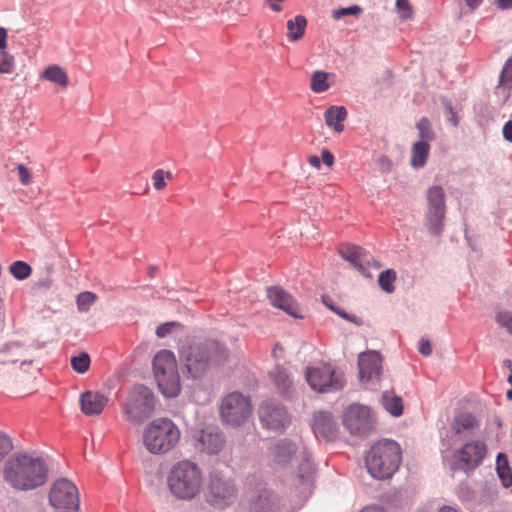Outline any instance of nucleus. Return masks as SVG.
Here are the masks:
<instances>
[{
    "instance_id": "f257e3e1",
    "label": "nucleus",
    "mask_w": 512,
    "mask_h": 512,
    "mask_svg": "<svg viewBox=\"0 0 512 512\" xmlns=\"http://www.w3.org/2000/svg\"><path fill=\"white\" fill-rule=\"evenodd\" d=\"M180 357L192 378H201L209 370L224 365L229 357L227 348L212 338L197 339L183 346Z\"/></svg>"
},
{
    "instance_id": "f03ea898",
    "label": "nucleus",
    "mask_w": 512,
    "mask_h": 512,
    "mask_svg": "<svg viewBox=\"0 0 512 512\" xmlns=\"http://www.w3.org/2000/svg\"><path fill=\"white\" fill-rule=\"evenodd\" d=\"M48 469L44 461L27 454H16L3 469V478L11 487L18 490H32L47 481Z\"/></svg>"
},
{
    "instance_id": "7ed1b4c3",
    "label": "nucleus",
    "mask_w": 512,
    "mask_h": 512,
    "mask_svg": "<svg viewBox=\"0 0 512 512\" xmlns=\"http://www.w3.org/2000/svg\"><path fill=\"white\" fill-rule=\"evenodd\" d=\"M203 480L200 466L189 459H182L169 469L166 485L170 495L176 500L192 501L200 496Z\"/></svg>"
},
{
    "instance_id": "20e7f679",
    "label": "nucleus",
    "mask_w": 512,
    "mask_h": 512,
    "mask_svg": "<svg viewBox=\"0 0 512 512\" xmlns=\"http://www.w3.org/2000/svg\"><path fill=\"white\" fill-rule=\"evenodd\" d=\"M181 439L179 427L167 417L151 421L143 430L142 442L153 455H164L177 447Z\"/></svg>"
},
{
    "instance_id": "39448f33",
    "label": "nucleus",
    "mask_w": 512,
    "mask_h": 512,
    "mask_svg": "<svg viewBox=\"0 0 512 512\" xmlns=\"http://www.w3.org/2000/svg\"><path fill=\"white\" fill-rule=\"evenodd\" d=\"M401 462V450L397 442L382 440L371 447L366 456V467L370 475L379 480L390 478Z\"/></svg>"
},
{
    "instance_id": "423d86ee",
    "label": "nucleus",
    "mask_w": 512,
    "mask_h": 512,
    "mask_svg": "<svg viewBox=\"0 0 512 512\" xmlns=\"http://www.w3.org/2000/svg\"><path fill=\"white\" fill-rule=\"evenodd\" d=\"M247 483L251 489L248 494L249 512H293L290 503L265 483L256 481L255 477L248 478Z\"/></svg>"
},
{
    "instance_id": "0eeeda50",
    "label": "nucleus",
    "mask_w": 512,
    "mask_h": 512,
    "mask_svg": "<svg viewBox=\"0 0 512 512\" xmlns=\"http://www.w3.org/2000/svg\"><path fill=\"white\" fill-rule=\"evenodd\" d=\"M487 454V446L484 441L472 440L466 442L444 458V463L452 472H464L469 474L481 465Z\"/></svg>"
},
{
    "instance_id": "6e6552de",
    "label": "nucleus",
    "mask_w": 512,
    "mask_h": 512,
    "mask_svg": "<svg viewBox=\"0 0 512 512\" xmlns=\"http://www.w3.org/2000/svg\"><path fill=\"white\" fill-rule=\"evenodd\" d=\"M153 371L161 393L175 397L180 392V378L175 356L168 350L159 351L153 359Z\"/></svg>"
},
{
    "instance_id": "1a4fd4ad",
    "label": "nucleus",
    "mask_w": 512,
    "mask_h": 512,
    "mask_svg": "<svg viewBox=\"0 0 512 512\" xmlns=\"http://www.w3.org/2000/svg\"><path fill=\"white\" fill-rule=\"evenodd\" d=\"M269 456L277 466L284 467L293 463L299 464L300 480L304 479V474L311 471L308 454L300 441L296 443L288 439L280 440L269 448Z\"/></svg>"
},
{
    "instance_id": "9d476101",
    "label": "nucleus",
    "mask_w": 512,
    "mask_h": 512,
    "mask_svg": "<svg viewBox=\"0 0 512 512\" xmlns=\"http://www.w3.org/2000/svg\"><path fill=\"white\" fill-rule=\"evenodd\" d=\"M237 488L234 479L227 473L214 469L209 473L205 497L209 504L224 508L236 500Z\"/></svg>"
},
{
    "instance_id": "9b49d317",
    "label": "nucleus",
    "mask_w": 512,
    "mask_h": 512,
    "mask_svg": "<svg viewBox=\"0 0 512 512\" xmlns=\"http://www.w3.org/2000/svg\"><path fill=\"white\" fill-rule=\"evenodd\" d=\"M154 407L155 401L152 392L143 385H137L128 394L123 412L127 421L140 424L150 417Z\"/></svg>"
},
{
    "instance_id": "f8f14e48",
    "label": "nucleus",
    "mask_w": 512,
    "mask_h": 512,
    "mask_svg": "<svg viewBox=\"0 0 512 512\" xmlns=\"http://www.w3.org/2000/svg\"><path fill=\"white\" fill-rule=\"evenodd\" d=\"M426 200L425 226L430 234L440 235L446 214V196L443 187L440 185L429 187L426 192Z\"/></svg>"
},
{
    "instance_id": "ddd939ff",
    "label": "nucleus",
    "mask_w": 512,
    "mask_h": 512,
    "mask_svg": "<svg viewBox=\"0 0 512 512\" xmlns=\"http://www.w3.org/2000/svg\"><path fill=\"white\" fill-rule=\"evenodd\" d=\"M306 380L310 387L318 392L340 390L344 386V378L329 364H320L306 369Z\"/></svg>"
},
{
    "instance_id": "4468645a",
    "label": "nucleus",
    "mask_w": 512,
    "mask_h": 512,
    "mask_svg": "<svg viewBox=\"0 0 512 512\" xmlns=\"http://www.w3.org/2000/svg\"><path fill=\"white\" fill-rule=\"evenodd\" d=\"M251 412L250 400L240 393H230L221 402L220 415L227 424L240 425L250 417Z\"/></svg>"
},
{
    "instance_id": "2eb2a0df",
    "label": "nucleus",
    "mask_w": 512,
    "mask_h": 512,
    "mask_svg": "<svg viewBox=\"0 0 512 512\" xmlns=\"http://www.w3.org/2000/svg\"><path fill=\"white\" fill-rule=\"evenodd\" d=\"M49 502L55 509L76 511L79 507L78 489L68 479H58L50 489Z\"/></svg>"
},
{
    "instance_id": "dca6fc26",
    "label": "nucleus",
    "mask_w": 512,
    "mask_h": 512,
    "mask_svg": "<svg viewBox=\"0 0 512 512\" xmlns=\"http://www.w3.org/2000/svg\"><path fill=\"white\" fill-rule=\"evenodd\" d=\"M344 425L353 435L363 436L374 427L372 411L365 405L353 404L344 414Z\"/></svg>"
},
{
    "instance_id": "f3484780",
    "label": "nucleus",
    "mask_w": 512,
    "mask_h": 512,
    "mask_svg": "<svg viewBox=\"0 0 512 512\" xmlns=\"http://www.w3.org/2000/svg\"><path fill=\"white\" fill-rule=\"evenodd\" d=\"M225 445L224 433L215 426H207L194 435L195 449L208 456L219 454Z\"/></svg>"
},
{
    "instance_id": "a211bd4d",
    "label": "nucleus",
    "mask_w": 512,
    "mask_h": 512,
    "mask_svg": "<svg viewBox=\"0 0 512 512\" xmlns=\"http://www.w3.org/2000/svg\"><path fill=\"white\" fill-rule=\"evenodd\" d=\"M359 378L361 382L379 380L382 373V357L379 352L370 350L358 357Z\"/></svg>"
},
{
    "instance_id": "6ab92c4d",
    "label": "nucleus",
    "mask_w": 512,
    "mask_h": 512,
    "mask_svg": "<svg viewBox=\"0 0 512 512\" xmlns=\"http://www.w3.org/2000/svg\"><path fill=\"white\" fill-rule=\"evenodd\" d=\"M259 417L262 425L269 430L279 431L289 424L286 410L272 403H265L259 408Z\"/></svg>"
},
{
    "instance_id": "aec40b11",
    "label": "nucleus",
    "mask_w": 512,
    "mask_h": 512,
    "mask_svg": "<svg viewBox=\"0 0 512 512\" xmlns=\"http://www.w3.org/2000/svg\"><path fill=\"white\" fill-rule=\"evenodd\" d=\"M268 298L274 307L283 310L294 318H303L301 307L296 303L293 297L282 288L270 287L268 289Z\"/></svg>"
},
{
    "instance_id": "412c9836",
    "label": "nucleus",
    "mask_w": 512,
    "mask_h": 512,
    "mask_svg": "<svg viewBox=\"0 0 512 512\" xmlns=\"http://www.w3.org/2000/svg\"><path fill=\"white\" fill-rule=\"evenodd\" d=\"M312 429L316 437L332 440L337 433L333 416L328 412L318 411L313 415Z\"/></svg>"
},
{
    "instance_id": "4be33fe9",
    "label": "nucleus",
    "mask_w": 512,
    "mask_h": 512,
    "mask_svg": "<svg viewBox=\"0 0 512 512\" xmlns=\"http://www.w3.org/2000/svg\"><path fill=\"white\" fill-rule=\"evenodd\" d=\"M108 397L96 391H86L81 394V410L86 416H96L102 413L108 404Z\"/></svg>"
},
{
    "instance_id": "5701e85b",
    "label": "nucleus",
    "mask_w": 512,
    "mask_h": 512,
    "mask_svg": "<svg viewBox=\"0 0 512 512\" xmlns=\"http://www.w3.org/2000/svg\"><path fill=\"white\" fill-rule=\"evenodd\" d=\"M339 252L342 258L349 261L363 275L368 276L365 273V264L370 265V259L365 249L356 245H345L340 248Z\"/></svg>"
},
{
    "instance_id": "b1692460",
    "label": "nucleus",
    "mask_w": 512,
    "mask_h": 512,
    "mask_svg": "<svg viewBox=\"0 0 512 512\" xmlns=\"http://www.w3.org/2000/svg\"><path fill=\"white\" fill-rule=\"evenodd\" d=\"M512 91V57H510L504 64L499 82L496 86V94L501 96L503 103L510 97Z\"/></svg>"
},
{
    "instance_id": "393cba45",
    "label": "nucleus",
    "mask_w": 512,
    "mask_h": 512,
    "mask_svg": "<svg viewBox=\"0 0 512 512\" xmlns=\"http://www.w3.org/2000/svg\"><path fill=\"white\" fill-rule=\"evenodd\" d=\"M346 117L347 110L344 106H331L324 114L326 125L333 128L337 133L344 130L343 121Z\"/></svg>"
},
{
    "instance_id": "a878e982",
    "label": "nucleus",
    "mask_w": 512,
    "mask_h": 512,
    "mask_svg": "<svg viewBox=\"0 0 512 512\" xmlns=\"http://www.w3.org/2000/svg\"><path fill=\"white\" fill-rule=\"evenodd\" d=\"M381 403L383 408L392 416L399 417L403 414L404 404L400 396L394 392L386 391L382 394Z\"/></svg>"
},
{
    "instance_id": "bb28decb",
    "label": "nucleus",
    "mask_w": 512,
    "mask_h": 512,
    "mask_svg": "<svg viewBox=\"0 0 512 512\" xmlns=\"http://www.w3.org/2000/svg\"><path fill=\"white\" fill-rule=\"evenodd\" d=\"M41 78L66 88L69 84V78L66 71L59 65L48 66L41 74Z\"/></svg>"
},
{
    "instance_id": "cd10ccee",
    "label": "nucleus",
    "mask_w": 512,
    "mask_h": 512,
    "mask_svg": "<svg viewBox=\"0 0 512 512\" xmlns=\"http://www.w3.org/2000/svg\"><path fill=\"white\" fill-rule=\"evenodd\" d=\"M307 27V19L303 15H297L287 21V37L289 41L296 42L303 38Z\"/></svg>"
},
{
    "instance_id": "c85d7f7f",
    "label": "nucleus",
    "mask_w": 512,
    "mask_h": 512,
    "mask_svg": "<svg viewBox=\"0 0 512 512\" xmlns=\"http://www.w3.org/2000/svg\"><path fill=\"white\" fill-rule=\"evenodd\" d=\"M24 350L16 343L10 344L0 351V364L24 363Z\"/></svg>"
},
{
    "instance_id": "c756f323",
    "label": "nucleus",
    "mask_w": 512,
    "mask_h": 512,
    "mask_svg": "<svg viewBox=\"0 0 512 512\" xmlns=\"http://www.w3.org/2000/svg\"><path fill=\"white\" fill-rule=\"evenodd\" d=\"M430 151L429 143L418 141L414 143L411 151L410 163L414 168H421L426 164Z\"/></svg>"
},
{
    "instance_id": "7c9ffc66",
    "label": "nucleus",
    "mask_w": 512,
    "mask_h": 512,
    "mask_svg": "<svg viewBox=\"0 0 512 512\" xmlns=\"http://www.w3.org/2000/svg\"><path fill=\"white\" fill-rule=\"evenodd\" d=\"M477 427V420L470 413H461L453 421L452 429L456 434H463Z\"/></svg>"
},
{
    "instance_id": "2f4dec72",
    "label": "nucleus",
    "mask_w": 512,
    "mask_h": 512,
    "mask_svg": "<svg viewBox=\"0 0 512 512\" xmlns=\"http://www.w3.org/2000/svg\"><path fill=\"white\" fill-rule=\"evenodd\" d=\"M270 377L281 393H286L289 391L292 385V380L285 368L276 366L273 370H271Z\"/></svg>"
},
{
    "instance_id": "473e14b6",
    "label": "nucleus",
    "mask_w": 512,
    "mask_h": 512,
    "mask_svg": "<svg viewBox=\"0 0 512 512\" xmlns=\"http://www.w3.org/2000/svg\"><path fill=\"white\" fill-rule=\"evenodd\" d=\"M329 73L324 71H316L311 77L310 87L315 93H323L330 87L328 83Z\"/></svg>"
},
{
    "instance_id": "72a5a7b5",
    "label": "nucleus",
    "mask_w": 512,
    "mask_h": 512,
    "mask_svg": "<svg viewBox=\"0 0 512 512\" xmlns=\"http://www.w3.org/2000/svg\"><path fill=\"white\" fill-rule=\"evenodd\" d=\"M497 473L505 488L512 485L511 469L507 466L506 458L502 454L497 457Z\"/></svg>"
},
{
    "instance_id": "f704fd0d",
    "label": "nucleus",
    "mask_w": 512,
    "mask_h": 512,
    "mask_svg": "<svg viewBox=\"0 0 512 512\" xmlns=\"http://www.w3.org/2000/svg\"><path fill=\"white\" fill-rule=\"evenodd\" d=\"M396 280V272L392 269L382 271L378 277V283L381 289L387 293H392L395 289L394 282Z\"/></svg>"
},
{
    "instance_id": "c9c22d12",
    "label": "nucleus",
    "mask_w": 512,
    "mask_h": 512,
    "mask_svg": "<svg viewBox=\"0 0 512 512\" xmlns=\"http://www.w3.org/2000/svg\"><path fill=\"white\" fill-rule=\"evenodd\" d=\"M9 271L16 279L24 280L31 275L32 269L24 261H15L10 265Z\"/></svg>"
},
{
    "instance_id": "e433bc0d",
    "label": "nucleus",
    "mask_w": 512,
    "mask_h": 512,
    "mask_svg": "<svg viewBox=\"0 0 512 512\" xmlns=\"http://www.w3.org/2000/svg\"><path fill=\"white\" fill-rule=\"evenodd\" d=\"M419 131L420 141L429 143L435 139V133L431 128L430 121L426 117H422L416 124Z\"/></svg>"
},
{
    "instance_id": "4c0bfd02",
    "label": "nucleus",
    "mask_w": 512,
    "mask_h": 512,
    "mask_svg": "<svg viewBox=\"0 0 512 512\" xmlns=\"http://www.w3.org/2000/svg\"><path fill=\"white\" fill-rule=\"evenodd\" d=\"M97 300V295L90 291L81 292L76 299L77 308L80 312H87L90 306Z\"/></svg>"
},
{
    "instance_id": "58836bf2",
    "label": "nucleus",
    "mask_w": 512,
    "mask_h": 512,
    "mask_svg": "<svg viewBox=\"0 0 512 512\" xmlns=\"http://www.w3.org/2000/svg\"><path fill=\"white\" fill-rule=\"evenodd\" d=\"M91 359L90 356L83 352L80 353L78 356L71 358V366L72 368L80 374H83L88 371L90 367Z\"/></svg>"
},
{
    "instance_id": "ea45409f",
    "label": "nucleus",
    "mask_w": 512,
    "mask_h": 512,
    "mask_svg": "<svg viewBox=\"0 0 512 512\" xmlns=\"http://www.w3.org/2000/svg\"><path fill=\"white\" fill-rule=\"evenodd\" d=\"M165 178L171 180L173 178L172 173L164 171L163 169H157L152 175L153 187L155 190L160 191L166 187Z\"/></svg>"
},
{
    "instance_id": "a19ab883",
    "label": "nucleus",
    "mask_w": 512,
    "mask_h": 512,
    "mask_svg": "<svg viewBox=\"0 0 512 512\" xmlns=\"http://www.w3.org/2000/svg\"><path fill=\"white\" fill-rule=\"evenodd\" d=\"M15 70L14 57L7 51L0 52V73L11 74Z\"/></svg>"
},
{
    "instance_id": "79ce46f5",
    "label": "nucleus",
    "mask_w": 512,
    "mask_h": 512,
    "mask_svg": "<svg viewBox=\"0 0 512 512\" xmlns=\"http://www.w3.org/2000/svg\"><path fill=\"white\" fill-rule=\"evenodd\" d=\"M396 9L403 20L410 19L413 16V9L409 0H396Z\"/></svg>"
},
{
    "instance_id": "37998d69",
    "label": "nucleus",
    "mask_w": 512,
    "mask_h": 512,
    "mask_svg": "<svg viewBox=\"0 0 512 512\" xmlns=\"http://www.w3.org/2000/svg\"><path fill=\"white\" fill-rule=\"evenodd\" d=\"M362 12V8L358 5H352L350 7H346V8H340V9H336V10H333L332 12V17L335 19V20H338L346 15H355V16H358L360 15Z\"/></svg>"
},
{
    "instance_id": "c03bdc74",
    "label": "nucleus",
    "mask_w": 512,
    "mask_h": 512,
    "mask_svg": "<svg viewBox=\"0 0 512 512\" xmlns=\"http://www.w3.org/2000/svg\"><path fill=\"white\" fill-rule=\"evenodd\" d=\"M496 322L505 327L510 333H512V313L508 311H501L497 313L495 317Z\"/></svg>"
},
{
    "instance_id": "a18cd8bd",
    "label": "nucleus",
    "mask_w": 512,
    "mask_h": 512,
    "mask_svg": "<svg viewBox=\"0 0 512 512\" xmlns=\"http://www.w3.org/2000/svg\"><path fill=\"white\" fill-rule=\"evenodd\" d=\"M17 171H18L19 181L23 185H28L31 183V173L26 166H24L23 164H18Z\"/></svg>"
},
{
    "instance_id": "49530a36",
    "label": "nucleus",
    "mask_w": 512,
    "mask_h": 512,
    "mask_svg": "<svg viewBox=\"0 0 512 512\" xmlns=\"http://www.w3.org/2000/svg\"><path fill=\"white\" fill-rule=\"evenodd\" d=\"M12 443L8 437L0 434V461L11 451Z\"/></svg>"
},
{
    "instance_id": "de8ad7c7",
    "label": "nucleus",
    "mask_w": 512,
    "mask_h": 512,
    "mask_svg": "<svg viewBox=\"0 0 512 512\" xmlns=\"http://www.w3.org/2000/svg\"><path fill=\"white\" fill-rule=\"evenodd\" d=\"M176 325H178V323H176V322H167V323L161 324L156 329V335L160 338H163V337L167 336L171 332L172 327H174Z\"/></svg>"
},
{
    "instance_id": "09e8293b",
    "label": "nucleus",
    "mask_w": 512,
    "mask_h": 512,
    "mask_svg": "<svg viewBox=\"0 0 512 512\" xmlns=\"http://www.w3.org/2000/svg\"><path fill=\"white\" fill-rule=\"evenodd\" d=\"M419 352L424 355L428 356L432 352V346L428 339H421L419 342Z\"/></svg>"
},
{
    "instance_id": "8fccbe9b",
    "label": "nucleus",
    "mask_w": 512,
    "mask_h": 512,
    "mask_svg": "<svg viewBox=\"0 0 512 512\" xmlns=\"http://www.w3.org/2000/svg\"><path fill=\"white\" fill-rule=\"evenodd\" d=\"M285 0H264L265 4L274 12H281L283 7L281 5Z\"/></svg>"
},
{
    "instance_id": "3c124183",
    "label": "nucleus",
    "mask_w": 512,
    "mask_h": 512,
    "mask_svg": "<svg viewBox=\"0 0 512 512\" xmlns=\"http://www.w3.org/2000/svg\"><path fill=\"white\" fill-rule=\"evenodd\" d=\"M502 133L506 141L512 142V120H509L504 124Z\"/></svg>"
},
{
    "instance_id": "603ef678",
    "label": "nucleus",
    "mask_w": 512,
    "mask_h": 512,
    "mask_svg": "<svg viewBox=\"0 0 512 512\" xmlns=\"http://www.w3.org/2000/svg\"><path fill=\"white\" fill-rule=\"evenodd\" d=\"M321 159L323 161V163L329 167H331L334 163V156L333 154L327 150V149H324L321 153Z\"/></svg>"
},
{
    "instance_id": "864d4df0",
    "label": "nucleus",
    "mask_w": 512,
    "mask_h": 512,
    "mask_svg": "<svg viewBox=\"0 0 512 512\" xmlns=\"http://www.w3.org/2000/svg\"><path fill=\"white\" fill-rule=\"evenodd\" d=\"M7 30L3 27H0V52L7 51Z\"/></svg>"
},
{
    "instance_id": "5fc2aeb1",
    "label": "nucleus",
    "mask_w": 512,
    "mask_h": 512,
    "mask_svg": "<svg viewBox=\"0 0 512 512\" xmlns=\"http://www.w3.org/2000/svg\"><path fill=\"white\" fill-rule=\"evenodd\" d=\"M496 4L501 10L512 9V0H496Z\"/></svg>"
},
{
    "instance_id": "6e6d98bb",
    "label": "nucleus",
    "mask_w": 512,
    "mask_h": 512,
    "mask_svg": "<svg viewBox=\"0 0 512 512\" xmlns=\"http://www.w3.org/2000/svg\"><path fill=\"white\" fill-rule=\"evenodd\" d=\"M308 162L311 166L319 169L321 167V160L318 156L316 155H311L309 158H308Z\"/></svg>"
},
{
    "instance_id": "4d7b16f0",
    "label": "nucleus",
    "mask_w": 512,
    "mask_h": 512,
    "mask_svg": "<svg viewBox=\"0 0 512 512\" xmlns=\"http://www.w3.org/2000/svg\"><path fill=\"white\" fill-rule=\"evenodd\" d=\"M483 2V0H465L466 5L470 10H474Z\"/></svg>"
},
{
    "instance_id": "13d9d810",
    "label": "nucleus",
    "mask_w": 512,
    "mask_h": 512,
    "mask_svg": "<svg viewBox=\"0 0 512 512\" xmlns=\"http://www.w3.org/2000/svg\"><path fill=\"white\" fill-rule=\"evenodd\" d=\"M329 308L333 311H335L339 316H341L342 318L344 319H347V320H350L352 321V319L348 316V314L344 311H341V310H337L335 309L333 306H329Z\"/></svg>"
},
{
    "instance_id": "bf43d9fd",
    "label": "nucleus",
    "mask_w": 512,
    "mask_h": 512,
    "mask_svg": "<svg viewBox=\"0 0 512 512\" xmlns=\"http://www.w3.org/2000/svg\"><path fill=\"white\" fill-rule=\"evenodd\" d=\"M438 512H460L458 509L451 506H443Z\"/></svg>"
},
{
    "instance_id": "052dcab7",
    "label": "nucleus",
    "mask_w": 512,
    "mask_h": 512,
    "mask_svg": "<svg viewBox=\"0 0 512 512\" xmlns=\"http://www.w3.org/2000/svg\"><path fill=\"white\" fill-rule=\"evenodd\" d=\"M503 365L505 367H507L509 369V371L511 372V370H512V361L510 359H505L503 361Z\"/></svg>"
},
{
    "instance_id": "680f3d73",
    "label": "nucleus",
    "mask_w": 512,
    "mask_h": 512,
    "mask_svg": "<svg viewBox=\"0 0 512 512\" xmlns=\"http://www.w3.org/2000/svg\"><path fill=\"white\" fill-rule=\"evenodd\" d=\"M506 396L509 400H512V387L507 391Z\"/></svg>"
},
{
    "instance_id": "e2e57ef3",
    "label": "nucleus",
    "mask_w": 512,
    "mask_h": 512,
    "mask_svg": "<svg viewBox=\"0 0 512 512\" xmlns=\"http://www.w3.org/2000/svg\"><path fill=\"white\" fill-rule=\"evenodd\" d=\"M508 382L511 384V387H512V370H511V373L508 376Z\"/></svg>"
},
{
    "instance_id": "0e129e2a",
    "label": "nucleus",
    "mask_w": 512,
    "mask_h": 512,
    "mask_svg": "<svg viewBox=\"0 0 512 512\" xmlns=\"http://www.w3.org/2000/svg\"><path fill=\"white\" fill-rule=\"evenodd\" d=\"M373 266H374L375 268H380V263H379V262H377V261H373Z\"/></svg>"
}]
</instances>
